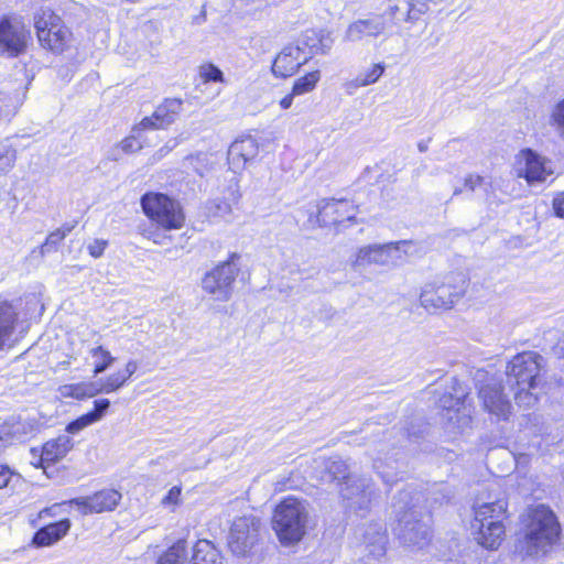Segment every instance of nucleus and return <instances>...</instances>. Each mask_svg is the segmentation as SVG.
<instances>
[{"label":"nucleus","mask_w":564,"mask_h":564,"mask_svg":"<svg viewBox=\"0 0 564 564\" xmlns=\"http://www.w3.org/2000/svg\"><path fill=\"white\" fill-rule=\"evenodd\" d=\"M521 536L517 549L525 556L545 554L562 541L563 528L558 516L545 503L525 508L520 517Z\"/></svg>","instance_id":"1"},{"label":"nucleus","mask_w":564,"mask_h":564,"mask_svg":"<svg viewBox=\"0 0 564 564\" xmlns=\"http://www.w3.org/2000/svg\"><path fill=\"white\" fill-rule=\"evenodd\" d=\"M142 213L151 228L141 230V236L154 245H163L169 238L165 234L185 227L187 216L182 203L162 192L149 191L140 197Z\"/></svg>","instance_id":"2"},{"label":"nucleus","mask_w":564,"mask_h":564,"mask_svg":"<svg viewBox=\"0 0 564 564\" xmlns=\"http://www.w3.org/2000/svg\"><path fill=\"white\" fill-rule=\"evenodd\" d=\"M509 518L506 497L474 506L470 528L476 543L488 551L498 550L506 540Z\"/></svg>","instance_id":"3"},{"label":"nucleus","mask_w":564,"mask_h":564,"mask_svg":"<svg viewBox=\"0 0 564 564\" xmlns=\"http://www.w3.org/2000/svg\"><path fill=\"white\" fill-rule=\"evenodd\" d=\"M541 355L531 350L518 352L509 360L506 373L517 388L513 398L519 405L532 406L538 402L533 390L541 381Z\"/></svg>","instance_id":"4"},{"label":"nucleus","mask_w":564,"mask_h":564,"mask_svg":"<svg viewBox=\"0 0 564 564\" xmlns=\"http://www.w3.org/2000/svg\"><path fill=\"white\" fill-rule=\"evenodd\" d=\"M308 512L303 501L295 496L280 500L272 513V529L283 545L299 543L306 533Z\"/></svg>","instance_id":"5"},{"label":"nucleus","mask_w":564,"mask_h":564,"mask_svg":"<svg viewBox=\"0 0 564 564\" xmlns=\"http://www.w3.org/2000/svg\"><path fill=\"white\" fill-rule=\"evenodd\" d=\"M359 205L346 197L321 198L315 204V212L308 216L313 227L333 229L339 232L358 224Z\"/></svg>","instance_id":"6"},{"label":"nucleus","mask_w":564,"mask_h":564,"mask_svg":"<svg viewBox=\"0 0 564 564\" xmlns=\"http://www.w3.org/2000/svg\"><path fill=\"white\" fill-rule=\"evenodd\" d=\"M35 36L40 47L53 55L69 51L74 33L64 19L53 10H42L33 19Z\"/></svg>","instance_id":"7"},{"label":"nucleus","mask_w":564,"mask_h":564,"mask_svg":"<svg viewBox=\"0 0 564 564\" xmlns=\"http://www.w3.org/2000/svg\"><path fill=\"white\" fill-rule=\"evenodd\" d=\"M121 499L122 495L119 490L113 488H102L89 496L77 497L45 507L36 513L35 519L30 523L35 527L40 521L47 518H54L56 516V509L64 505L75 506L83 516L111 512L117 509Z\"/></svg>","instance_id":"8"},{"label":"nucleus","mask_w":564,"mask_h":564,"mask_svg":"<svg viewBox=\"0 0 564 564\" xmlns=\"http://www.w3.org/2000/svg\"><path fill=\"white\" fill-rule=\"evenodd\" d=\"M466 289L465 279L446 275L424 285L420 294V303L431 312L447 311L465 295Z\"/></svg>","instance_id":"9"},{"label":"nucleus","mask_w":564,"mask_h":564,"mask_svg":"<svg viewBox=\"0 0 564 564\" xmlns=\"http://www.w3.org/2000/svg\"><path fill=\"white\" fill-rule=\"evenodd\" d=\"M240 258L239 253L230 252L224 261L218 262L207 271L202 279L204 292L214 296L216 301H229L234 284L241 272Z\"/></svg>","instance_id":"10"},{"label":"nucleus","mask_w":564,"mask_h":564,"mask_svg":"<svg viewBox=\"0 0 564 564\" xmlns=\"http://www.w3.org/2000/svg\"><path fill=\"white\" fill-rule=\"evenodd\" d=\"M31 41V32L21 18L9 14L0 18V55L18 57L26 53Z\"/></svg>","instance_id":"11"},{"label":"nucleus","mask_w":564,"mask_h":564,"mask_svg":"<svg viewBox=\"0 0 564 564\" xmlns=\"http://www.w3.org/2000/svg\"><path fill=\"white\" fill-rule=\"evenodd\" d=\"M260 519L252 516L237 518L230 528L228 546L237 555H246L259 541Z\"/></svg>","instance_id":"12"},{"label":"nucleus","mask_w":564,"mask_h":564,"mask_svg":"<svg viewBox=\"0 0 564 564\" xmlns=\"http://www.w3.org/2000/svg\"><path fill=\"white\" fill-rule=\"evenodd\" d=\"M516 176L527 184L543 183L553 174L549 161L531 148L521 149L516 155Z\"/></svg>","instance_id":"13"},{"label":"nucleus","mask_w":564,"mask_h":564,"mask_svg":"<svg viewBox=\"0 0 564 564\" xmlns=\"http://www.w3.org/2000/svg\"><path fill=\"white\" fill-rule=\"evenodd\" d=\"M478 398L488 413L502 420L510 416L512 405L505 394V387L500 380L491 379L484 382L478 389Z\"/></svg>","instance_id":"14"},{"label":"nucleus","mask_w":564,"mask_h":564,"mask_svg":"<svg viewBox=\"0 0 564 564\" xmlns=\"http://www.w3.org/2000/svg\"><path fill=\"white\" fill-rule=\"evenodd\" d=\"M310 59L311 56L300 45L288 44L275 55L271 72L274 77L286 79L297 74Z\"/></svg>","instance_id":"15"},{"label":"nucleus","mask_w":564,"mask_h":564,"mask_svg":"<svg viewBox=\"0 0 564 564\" xmlns=\"http://www.w3.org/2000/svg\"><path fill=\"white\" fill-rule=\"evenodd\" d=\"M398 12L399 7L391 6L383 14L354 22L350 24L348 31L350 35L358 39L362 36H378L397 24Z\"/></svg>","instance_id":"16"},{"label":"nucleus","mask_w":564,"mask_h":564,"mask_svg":"<svg viewBox=\"0 0 564 564\" xmlns=\"http://www.w3.org/2000/svg\"><path fill=\"white\" fill-rule=\"evenodd\" d=\"M183 100L181 98H165L156 106L151 116L144 117L139 122L141 130L164 129L175 121L182 111Z\"/></svg>","instance_id":"17"},{"label":"nucleus","mask_w":564,"mask_h":564,"mask_svg":"<svg viewBox=\"0 0 564 564\" xmlns=\"http://www.w3.org/2000/svg\"><path fill=\"white\" fill-rule=\"evenodd\" d=\"M70 529L72 521L68 518L43 524L33 533L30 544L36 549L53 546L65 539Z\"/></svg>","instance_id":"18"},{"label":"nucleus","mask_w":564,"mask_h":564,"mask_svg":"<svg viewBox=\"0 0 564 564\" xmlns=\"http://www.w3.org/2000/svg\"><path fill=\"white\" fill-rule=\"evenodd\" d=\"M137 370L138 362L135 360L127 361L122 368L108 373L99 380V386L97 387L98 394H110L119 391L129 383Z\"/></svg>","instance_id":"19"},{"label":"nucleus","mask_w":564,"mask_h":564,"mask_svg":"<svg viewBox=\"0 0 564 564\" xmlns=\"http://www.w3.org/2000/svg\"><path fill=\"white\" fill-rule=\"evenodd\" d=\"M20 316L14 303L0 295V350L12 338Z\"/></svg>","instance_id":"20"},{"label":"nucleus","mask_w":564,"mask_h":564,"mask_svg":"<svg viewBox=\"0 0 564 564\" xmlns=\"http://www.w3.org/2000/svg\"><path fill=\"white\" fill-rule=\"evenodd\" d=\"M68 440L54 438L45 442L41 448L37 467L46 469L62 460L69 451Z\"/></svg>","instance_id":"21"},{"label":"nucleus","mask_w":564,"mask_h":564,"mask_svg":"<svg viewBox=\"0 0 564 564\" xmlns=\"http://www.w3.org/2000/svg\"><path fill=\"white\" fill-rule=\"evenodd\" d=\"M58 392L64 399L85 401L98 394L97 387L90 381H80L65 383L58 388Z\"/></svg>","instance_id":"22"},{"label":"nucleus","mask_w":564,"mask_h":564,"mask_svg":"<svg viewBox=\"0 0 564 564\" xmlns=\"http://www.w3.org/2000/svg\"><path fill=\"white\" fill-rule=\"evenodd\" d=\"M218 549L208 540H198L193 546L192 564H220Z\"/></svg>","instance_id":"23"},{"label":"nucleus","mask_w":564,"mask_h":564,"mask_svg":"<svg viewBox=\"0 0 564 564\" xmlns=\"http://www.w3.org/2000/svg\"><path fill=\"white\" fill-rule=\"evenodd\" d=\"M325 35L316 29L303 31L301 36L302 48L311 57L316 54H325L329 46L325 44Z\"/></svg>","instance_id":"24"},{"label":"nucleus","mask_w":564,"mask_h":564,"mask_svg":"<svg viewBox=\"0 0 564 564\" xmlns=\"http://www.w3.org/2000/svg\"><path fill=\"white\" fill-rule=\"evenodd\" d=\"M186 553V541L183 539L177 540L160 555L156 564H184Z\"/></svg>","instance_id":"25"},{"label":"nucleus","mask_w":564,"mask_h":564,"mask_svg":"<svg viewBox=\"0 0 564 564\" xmlns=\"http://www.w3.org/2000/svg\"><path fill=\"white\" fill-rule=\"evenodd\" d=\"M321 78L322 73L319 69L306 72L294 80L292 85L293 94L301 96L313 91L317 87Z\"/></svg>","instance_id":"26"},{"label":"nucleus","mask_w":564,"mask_h":564,"mask_svg":"<svg viewBox=\"0 0 564 564\" xmlns=\"http://www.w3.org/2000/svg\"><path fill=\"white\" fill-rule=\"evenodd\" d=\"M231 151L243 162H248L258 155L259 147L256 139L247 135L236 140L231 145Z\"/></svg>","instance_id":"27"},{"label":"nucleus","mask_w":564,"mask_h":564,"mask_svg":"<svg viewBox=\"0 0 564 564\" xmlns=\"http://www.w3.org/2000/svg\"><path fill=\"white\" fill-rule=\"evenodd\" d=\"M89 354L94 358V376H97L106 371L116 360L111 352L101 345L91 348L89 350Z\"/></svg>","instance_id":"28"},{"label":"nucleus","mask_w":564,"mask_h":564,"mask_svg":"<svg viewBox=\"0 0 564 564\" xmlns=\"http://www.w3.org/2000/svg\"><path fill=\"white\" fill-rule=\"evenodd\" d=\"M75 228L74 224H65L59 228L51 231L44 242L41 246L42 253L50 252L52 250H56L57 247L62 243V241L69 235Z\"/></svg>","instance_id":"29"},{"label":"nucleus","mask_w":564,"mask_h":564,"mask_svg":"<svg viewBox=\"0 0 564 564\" xmlns=\"http://www.w3.org/2000/svg\"><path fill=\"white\" fill-rule=\"evenodd\" d=\"M197 77L202 84L225 83L224 73L212 62H204L198 66Z\"/></svg>","instance_id":"30"},{"label":"nucleus","mask_w":564,"mask_h":564,"mask_svg":"<svg viewBox=\"0 0 564 564\" xmlns=\"http://www.w3.org/2000/svg\"><path fill=\"white\" fill-rule=\"evenodd\" d=\"M386 65L383 63H376L365 73L355 78L356 87L369 86L377 83L384 74Z\"/></svg>","instance_id":"31"},{"label":"nucleus","mask_w":564,"mask_h":564,"mask_svg":"<svg viewBox=\"0 0 564 564\" xmlns=\"http://www.w3.org/2000/svg\"><path fill=\"white\" fill-rule=\"evenodd\" d=\"M188 167L198 176H205L213 167L208 158L203 153H196L186 158Z\"/></svg>","instance_id":"32"},{"label":"nucleus","mask_w":564,"mask_h":564,"mask_svg":"<svg viewBox=\"0 0 564 564\" xmlns=\"http://www.w3.org/2000/svg\"><path fill=\"white\" fill-rule=\"evenodd\" d=\"M382 246H366L357 251V262L360 264H369L375 261L377 254H381Z\"/></svg>","instance_id":"33"},{"label":"nucleus","mask_w":564,"mask_h":564,"mask_svg":"<svg viewBox=\"0 0 564 564\" xmlns=\"http://www.w3.org/2000/svg\"><path fill=\"white\" fill-rule=\"evenodd\" d=\"M96 423L93 417L89 415L88 412L79 415L75 420L70 421L66 427L65 431L69 434H76L79 431L84 430L85 427Z\"/></svg>","instance_id":"34"},{"label":"nucleus","mask_w":564,"mask_h":564,"mask_svg":"<svg viewBox=\"0 0 564 564\" xmlns=\"http://www.w3.org/2000/svg\"><path fill=\"white\" fill-rule=\"evenodd\" d=\"M421 524L419 522L413 527V535L410 538V541L415 545H427L432 541V530L430 528H424L422 531Z\"/></svg>","instance_id":"35"},{"label":"nucleus","mask_w":564,"mask_h":564,"mask_svg":"<svg viewBox=\"0 0 564 564\" xmlns=\"http://www.w3.org/2000/svg\"><path fill=\"white\" fill-rule=\"evenodd\" d=\"M551 124L554 126L560 135L564 138V98L554 106L551 113Z\"/></svg>","instance_id":"36"},{"label":"nucleus","mask_w":564,"mask_h":564,"mask_svg":"<svg viewBox=\"0 0 564 564\" xmlns=\"http://www.w3.org/2000/svg\"><path fill=\"white\" fill-rule=\"evenodd\" d=\"M109 408L110 401L108 399H98L94 401V406L88 413L95 422H98L104 417Z\"/></svg>","instance_id":"37"},{"label":"nucleus","mask_w":564,"mask_h":564,"mask_svg":"<svg viewBox=\"0 0 564 564\" xmlns=\"http://www.w3.org/2000/svg\"><path fill=\"white\" fill-rule=\"evenodd\" d=\"M107 247V240L95 239L90 245H88L87 250L90 257H93L94 259H98L105 253Z\"/></svg>","instance_id":"38"},{"label":"nucleus","mask_w":564,"mask_h":564,"mask_svg":"<svg viewBox=\"0 0 564 564\" xmlns=\"http://www.w3.org/2000/svg\"><path fill=\"white\" fill-rule=\"evenodd\" d=\"M182 488L181 486H173L167 494L162 498L163 506H176L181 501Z\"/></svg>","instance_id":"39"},{"label":"nucleus","mask_w":564,"mask_h":564,"mask_svg":"<svg viewBox=\"0 0 564 564\" xmlns=\"http://www.w3.org/2000/svg\"><path fill=\"white\" fill-rule=\"evenodd\" d=\"M484 176L479 174H468L464 178L463 186L465 189L474 192L477 187L484 184Z\"/></svg>","instance_id":"40"},{"label":"nucleus","mask_w":564,"mask_h":564,"mask_svg":"<svg viewBox=\"0 0 564 564\" xmlns=\"http://www.w3.org/2000/svg\"><path fill=\"white\" fill-rule=\"evenodd\" d=\"M14 471L8 466L0 464V489L8 487Z\"/></svg>","instance_id":"41"},{"label":"nucleus","mask_w":564,"mask_h":564,"mask_svg":"<svg viewBox=\"0 0 564 564\" xmlns=\"http://www.w3.org/2000/svg\"><path fill=\"white\" fill-rule=\"evenodd\" d=\"M554 215L564 218V193L557 194L552 200Z\"/></svg>","instance_id":"42"},{"label":"nucleus","mask_w":564,"mask_h":564,"mask_svg":"<svg viewBox=\"0 0 564 564\" xmlns=\"http://www.w3.org/2000/svg\"><path fill=\"white\" fill-rule=\"evenodd\" d=\"M295 96H299L297 94H293V89L291 88V91L286 94L283 98L280 100V107L282 109H289L293 104V98Z\"/></svg>","instance_id":"43"},{"label":"nucleus","mask_w":564,"mask_h":564,"mask_svg":"<svg viewBox=\"0 0 564 564\" xmlns=\"http://www.w3.org/2000/svg\"><path fill=\"white\" fill-rule=\"evenodd\" d=\"M135 141L134 138L130 137V138H126L122 140V148L124 150H131L132 149V143Z\"/></svg>","instance_id":"44"},{"label":"nucleus","mask_w":564,"mask_h":564,"mask_svg":"<svg viewBox=\"0 0 564 564\" xmlns=\"http://www.w3.org/2000/svg\"><path fill=\"white\" fill-rule=\"evenodd\" d=\"M379 178H383V181H387V182H389V183H391V184H392V183H394V178H392V176H391V175H389V174H381V175L379 176Z\"/></svg>","instance_id":"45"},{"label":"nucleus","mask_w":564,"mask_h":564,"mask_svg":"<svg viewBox=\"0 0 564 564\" xmlns=\"http://www.w3.org/2000/svg\"><path fill=\"white\" fill-rule=\"evenodd\" d=\"M414 7V3L413 2H409V11H408V17L411 18V12H412V9Z\"/></svg>","instance_id":"46"}]
</instances>
